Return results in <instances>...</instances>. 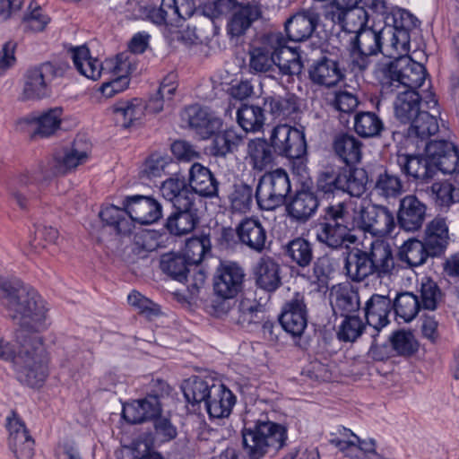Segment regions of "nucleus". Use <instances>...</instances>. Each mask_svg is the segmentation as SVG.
Wrapping results in <instances>:
<instances>
[{"label": "nucleus", "mask_w": 459, "mask_h": 459, "mask_svg": "<svg viewBox=\"0 0 459 459\" xmlns=\"http://www.w3.org/2000/svg\"><path fill=\"white\" fill-rule=\"evenodd\" d=\"M397 162L402 172L422 182L431 179L437 173L435 166L425 153L423 155H400L397 158Z\"/></svg>", "instance_id": "7c9ffc66"}, {"label": "nucleus", "mask_w": 459, "mask_h": 459, "mask_svg": "<svg viewBox=\"0 0 459 459\" xmlns=\"http://www.w3.org/2000/svg\"><path fill=\"white\" fill-rule=\"evenodd\" d=\"M348 215L343 202L325 207L318 219L316 239L333 249L341 247L344 242L354 243L357 238L350 233Z\"/></svg>", "instance_id": "6e6552de"}, {"label": "nucleus", "mask_w": 459, "mask_h": 459, "mask_svg": "<svg viewBox=\"0 0 459 459\" xmlns=\"http://www.w3.org/2000/svg\"><path fill=\"white\" fill-rule=\"evenodd\" d=\"M79 145L80 142L75 140L71 150L63 156L56 157L49 169L40 163L37 169L25 170L16 176L9 192L12 199L22 210H26L30 203L37 198L41 181L55 175L65 174L87 160L88 149L81 150Z\"/></svg>", "instance_id": "f03ea898"}, {"label": "nucleus", "mask_w": 459, "mask_h": 459, "mask_svg": "<svg viewBox=\"0 0 459 459\" xmlns=\"http://www.w3.org/2000/svg\"><path fill=\"white\" fill-rule=\"evenodd\" d=\"M331 296L333 298V307L343 316L355 313L360 307L359 291L349 283L334 286L331 290Z\"/></svg>", "instance_id": "4c0bfd02"}, {"label": "nucleus", "mask_w": 459, "mask_h": 459, "mask_svg": "<svg viewBox=\"0 0 459 459\" xmlns=\"http://www.w3.org/2000/svg\"><path fill=\"white\" fill-rule=\"evenodd\" d=\"M385 29L410 32L420 23L419 20L405 9L393 8L384 18Z\"/></svg>", "instance_id": "13d9d810"}, {"label": "nucleus", "mask_w": 459, "mask_h": 459, "mask_svg": "<svg viewBox=\"0 0 459 459\" xmlns=\"http://www.w3.org/2000/svg\"><path fill=\"white\" fill-rule=\"evenodd\" d=\"M426 211V205L415 195H406L400 201L396 225L405 231H416L425 221Z\"/></svg>", "instance_id": "5701e85b"}, {"label": "nucleus", "mask_w": 459, "mask_h": 459, "mask_svg": "<svg viewBox=\"0 0 459 459\" xmlns=\"http://www.w3.org/2000/svg\"><path fill=\"white\" fill-rule=\"evenodd\" d=\"M211 247L210 237L202 234L200 237L192 238L186 241L184 255L191 266L197 265L205 255L210 253Z\"/></svg>", "instance_id": "bf43d9fd"}, {"label": "nucleus", "mask_w": 459, "mask_h": 459, "mask_svg": "<svg viewBox=\"0 0 459 459\" xmlns=\"http://www.w3.org/2000/svg\"><path fill=\"white\" fill-rule=\"evenodd\" d=\"M364 325L357 316H345L337 333L338 338L343 342H354L363 332Z\"/></svg>", "instance_id": "69168bd1"}, {"label": "nucleus", "mask_w": 459, "mask_h": 459, "mask_svg": "<svg viewBox=\"0 0 459 459\" xmlns=\"http://www.w3.org/2000/svg\"><path fill=\"white\" fill-rule=\"evenodd\" d=\"M290 190V179L283 169L266 172L260 178L256 186L257 204L261 210H275L286 204Z\"/></svg>", "instance_id": "9b49d317"}, {"label": "nucleus", "mask_w": 459, "mask_h": 459, "mask_svg": "<svg viewBox=\"0 0 459 459\" xmlns=\"http://www.w3.org/2000/svg\"><path fill=\"white\" fill-rule=\"evenodd\" d=\"M423 243L431 256H439L445 253L448 242V227L445 219L435 218L426 227Z\"/></svg>", "instance_id": "c756f323"}, {"label": "nucleus", "mask_w": 459, "mask_h": 459, "mask_svg": "<svg viewBox=\"0 0 459 459\" xmlns=\"http://www.w3.org/2000/svg\"><path fill=\"white\" fill-rule=\"evenodd\" d=\"M161 271L179 282L188 281L190 264L183 255L176 253L164 254L160 258Z\"/></svg>", "instance_id": "a18cd8bd"}, {"label": "nucleus", "mask_w": 459, "mask_h": 459, "mask_svg": "<svg viewBox=\"0 0 459 459\" xmlns=\"http://www.w3.org/2000/svg\"><path fill=\"white\" fill-rule=\"evenodd\" d=\"M422 98L416 91H403L398 92L394 104V113L397 119L403 124L411 123L418 116Z\"/></svg>", "instance_id": "58836bf2"}, {"label": "nucleus", "mask_w": 459, "mask_h": 459, "mask_svg": "<svg viewBox=\"0 0 459 459\" xmlns=\"http://www.w3.org/2000/svg\"><path fill=\"white\" fill-rule=\"evenodd\" d=\"M264 108L243 104L237 111V121L245 132H258L264 125Z\"/></svg>", "instance_id": "8fccbe9b"}, {"label": "nucleus", "mask_w": 459, "mask_h": 459, "mask_svg": "<svg viewBox=\"0 0 459 459\" xmlns=\"http://www.w3.org/2000/svg\"><path fill=\"white\" fill-rule=\"evenodd\" d=\"M368 325L379 331L388 323V316L393 310V300L385 295L373 294L363 307Z\"/></svg>", "instance_id": "bb28decb"}, {"label": "nucleus", "mask_w": 459, "mask_h": 459, "mask_svg": "<svg viewBox=\"0 0 459 459\" xmlns=\"http://www.w3.org/2000/svg\"><path fill=\"white\" fill-rule=\"evenodd\" d=\"M160 412L161 403H152L144 397L124 405L122 416L127 422L137 424L155 419Z\"/></svg>", "instance_id": "c9c22d12"}, {"label": "nucleus", "mask_w": 459, "mask_h": 459, "mask_svg": "<svg viewBox=\"0 0 459 459\" xmlns=\"http://www.w3.org/2000/svg\"><path fill=\"white\" fill-rule=\"evenodd\" d=\"M239 243L249 250L262 253L267 248V231L256 217L242 219L235 229Z\"/></svg>", "instance_id": "a211bd4d"}, {"label": "nucleus", "mask_w": 459, "mask_h": 459, "mask_svg": "<svg viewBox=\"0 0 459 459\" xmlns=\"http://www.w3.org/2000/svg\"><path fill=\"white\" fill-rule=\"evenodd\" d=\"M63 108L55 107L43 111L39 115H29L24 118L27 124L35 125L34 135L49 137L59 128L62 121Z\"/></svg>", "instance_id": "f704fd0d"}, {"label": "nucleus", "mask_w": 459, "mask_h": 459, "mask_svg": "<svg viewBox=\"0 0 459 459\" xmlns=\"http://www.w3.org/2000/svg\"><path fill=\"white\" fill-rule=\"evenodd\" d=\"M281 327L292 336H301L307 325V309L304 295L296 292L286 301L279 317Z\"/></svg>", "instance_id": "dca6fc26"}, {"label": "nucleus", "mask_w": 459, "mask_h": 459, "mask_svg": "<svg viewBox=\"0 0 459 459\" xmlns=\"http://www.w3.org/2000/svg\"><path fill=\"white\" fill-rule=\"evenodd\" d=\"M0 300L18 329L39 332L45 328L47 307L40 295L21 281L0 283Z\"/></svg>", "instance_id": "7ed1b4c3"}, {"label": "nucleus", "mask_w": 459, "mask_h": 459, "mask_svg": "<svg viewBox=\"0 0 459 459\" xmlns=\"http://www.w3.org/2000/svg\"><path fill=\"white\" fill-rule=\"evenodd\" d=\"M15 347L9 342L11 355L4 358L12 361L17 379L30 387L40 386L48 375V354L39 332L17 329Z\"/></svg>", "instance_id": "f257e3e1"}, {"label": "nucleus", "mask_w": 459, "mask_h": 459, "mask_svg": "<svg viewBox=\"0 0 459 459\" xmlns=\"http://www.w3.org/2000/svg\"><path fill=\"white\" fill-rule=\"evenodd\" d=\"M383 129V121L374 112L362 111L357 113L354 117V130L361 137L377 136Z\"/></svg>", "instance_id": "5fc2aeb1"}, {"label": "nucleus", "mask_w": 459, "mask_h": 459, "mask_svg": "<svg viewBox=\"0 0 459 459\" xmlns=\"http://www.w3.org/2000/svg\"><path fill=\"white\" fill-rule=\"evenodd\" d=\"M319 22L318 13L306 9L293 14L284 22L287 38L290 41L302 42L311 38Z\"/></svg>", "instance_id": "412c9836"}, {"label": "nucleus", "mask_w": 459, "mask_h": 459, "mask_svg": "<svg viewBox=\"0 0 459 459\" xmlns=\"http://www.w3.org/2000/svg\"><path fill=\"white\" fill-rule=\"evenodd\" d=\"M115 120L123 127H129L144 115V101L134 99L131 101H118L112 106Z\"/></svg>", "instance_id": "79ce46f5"}, {"label": "nucleus", "mask_w": 459, "mask_h": 459, "mask_svg": "<svg viewBox=\"0 0 459 459\" xmlns=\"http://www.w3.org/2000/svg\"><path fill=\"white\" fill-rule=\"evenodd\" d=\"M368 173L364 169L328 163L316 175V192L324 196H334L342 192L360 197L366 192Z\"/></svg>", "instance_id": "423d86ee"}, {"label": "nucleus", "mask_w": 459, "mask_h": 459, "mask_svg": "<svg viewBox=\"0 0 459 459\" xmlns=\"http://www.w3.org/2000/svg\"><path fill=\"white\" fill-rule=\"evenodd\" d=\"M429 256H431L422 240L409 238L399 248L398 257L400 261L407 264L410 267L420 266L426 263Z\"/></svg>", "instance_id": "49530a36"}, {"label": "nucleus", "mask_w": 459, "mask_h": 459, "mask_svg": "<svg viewBox=\"0 0 459 459\" xmlns=\"http://www.w3.org/2000/svg\"><path fill=\"white\" fill-rule=\"evenodd\" d=\"M244 136L235 128H228L214 135L210 148L211 154L215 157H225L238 150L243 143Z\"/></svg>", "instance_id": "c03bdc74"}, {"label": "nucleus", "mask_w": 459, "mask_h": 459, "mask_svg": "<svg viewBox=\"0 0 459 459\" xmlns=\"http://www.w3.org/2000/svg\"><path fill=\"white\" fill-rule=\"evenodd\" d=\"M420 306L424 309L435 310L442 299V292L437 284L427 279L420 286Z\"/></svg>", "instance_id": "0e129e2a"}, {"label": "nucleus", "mask_w": 459, "mask_h": 459, "mask_svg": "<svg viewBox=\"0 0 459 459\" xmlns=\"http://www.w3.org/2000/svg\"><path fill=\"white\" fill-rule=\"evenodd\" d=\"M270 143L276 154L289 159H300L307 152L304 132L287 124L273 127Z\"/></svg>", "instance_id": "f8f14e48"}, {"label": "nucleus", "mask_w": 459, "mask_h": 459, "mask_svg": "<svg viewBox=\"0 0 459 459\" xmlns=\"http://www.w3.org/2000/svg\"><path fill=\"white\" fill-rule=\"evenodd\" d=\"M199 222L198 209L195 204L186 208H177L167 219L166 228L174 235L182 236L190 233Z\"/></svg>", "instance_id": "72a5a7b5"}, {"label": "nucleus", "mask_w": 459, "mask_h": 459, "mask_svg": "<svg viewBox=\"0 0 459 459\" xmlns=\"http://www.w3.org/2000/svg\"><path fill=\"white\" fill-rule=\"evenodd\" d=\"M344 269L347 276L355 282H361L375 274L368 252L357 247L348 252Z\"/></svg>", "instance_id": "2f4dec72"}, {"label": "nucleus", "mask_w": 459, "mask_h": 459, "mask_svg": "<svg viewBox=\"0 0 459 459\" xmlns=\"http://www.w3.org/2000/svg\"><path fill=\"white\" fill-rule=\"evenodd\" d=\"M22 22L25 30L40 32L49 22V18L37 3L31 2L23 16Z\"/></svg>", "instance_id": "052dcab7"}, {"label": "nucleus", "mask_w": 459, "mask_h": 459, "mask_svg": "<svg viewBox=\"0 0 459 459\" xmlns=\"http://www.w3.org/2000/svg\"><path fill=\"white\" fill-rule=\"evenodd\" d=\"M68 68L65 63L44 62L28 69L24 74L22 100H39L51 94L54 81L63 77Z\"/></svg>", "instance_id": "1a4fd4ad"}, {"label": "nucleus", "mask_w": 459, "mask_h": 459, "mask_svg": "<svg viewBox=\"0 0 459 459\" xmlns=\"http://www.w3.org/2000/svg\"><path fill=\"white\" fill-rule=\"evenodd\" d=\"M368 255L377 278L390 276L393 273L395 263L389 243L384 240L372 242Z\"/></svg>", "instance_id": "473e14b6"}, {"label": "nucleus", "mask_w": 459, "mask_h": 459, "mask_svg": "<svg viewBox=\"0 0 459 459\" xmlns=\"http://www.w3.org/2000/svg\"><path fill=\"white\" fill-rule=\"evenodd\" d=\"M333 153L346 167L359 163L362 158V143L353 134L341 133L334 136L332 143Z\"/></svg>", "instance_id": "c85d7f7f"}, {"label": "nucleus", "mask_w": 459, "mask_h": 459, "mask_svg": "<svg viewBox=\"0 0 459 459\" xmlns=\"http://www.w3.org/2000/svg\"><path fill=\"white\" fill-rule=\"evenodd\" d=\"M286 255L299 267H307L314 259L313 244L306 238H296L286 245Z\"/></svg>", "instance_id": "3c124183"}, {"label": "nucleus", "mask_w": 459, "mask_h": 459, "mask_svg": "<svg viewBox=\"0 0 459 459\" xmlns=\"http://www.w3.org/2000/svg\"><path fill=\"white\" fill-rule=\"evenodd\" d=\"M100 217L107 225L112 226L118 234L126 235L132 231L133 225L124 206L123 209L115 205L107 206L100 212Z\"/></svg>", "instance_id": "6e6d98bb"}, {"label": "nucleus", "mask_w": 459, "mask_h": 459, "mask_svg": "<svg viewBox=\"0 0 459 459\" xmlns=\"http://www.w3.org/2000/svg\"><path fill=\"white\" fill-rule=\"evenodd\" d=\"M358 224L361 230L373 236L385 237L392 234L396 227V221L388 207L371 204L359 209Z\"/></svg>", "instance_id": "ddd939ff"}, {"label": "nucleus", "mask_w": 459, "mask_h": 459, "mask_svg": "<svg viewBox=\"0 0 459 459\" xmlns=\"http://www.w3.org/2000/svg\"><path fill=\"white\" fill-rule=\"evenodd\" d=\"M410 124L408 137L420 142H426L439 129L437 117L426 111L419 113Z\"/></svg>", "instance_id": "37998d69"}, {"label": "nucleus", "mask_w": 459, "mask_h": 459, "mask_svg": "<svg viewBox=\"0 0 459 459\" xmlns=\"http://www.w3.org/2000/svg\"><path fill=\"white\" fill-rule=\"evenodd\" d=\"M213 385L216 384L212 380L207 381L200 377H194L185 381L182 388L186 402L193 405L202 402L205 404Z\"/></svg>", "instance_id": "09e8293b"}, {"label": "nucleus", "mask_w": 459, "mask_h": 459, "mask_svg": "<svg viewBox=\"0 0 459 459\" xmlns=\"http://www.w3.org/2000/svg\"><path fill=\"white\" fill-rule=\"evenodd\" d=\"M245 276L244 269L238 264L221 263L213 277L215 294L224 299L235 298L242 290Z\"/></svg>", "instance_id": "4468645a"}, {"label": "nucleus", "mask_w": 459, "mask_h": 459, "mask_svg": "<svg viewBox=\"0 0 459 459\" xmlns=\"http://www.w3.org/2000/svg\"><path fill=\"white\" fill-rule=\"evenodd\" d=\"M343 77L338 61L327 56L314 60L308 67L309 80L318 86H335Z\"/></svg>", "instance_id": "b1692460"}, {"label": "nucleus", "mask_w": 459, "mask_h": 459, "mask_svg": "<svg viewBox=\"0 0 459 459\" xmlns=\"http://www.w3.org/2000/svg\"><path fill=\"white\" fill-rule=\"evenodd\" d=\"M393 349L401 356H411L417 351V342L411 332L397 331L390 337Z\"/></svg>", "instance_id": "e2e57ef3"}, {"label": "nucleus", "mask_w": 459, "mask_h": 459, "mask_svg": "<svg viewBox=\"0 0 459 459\" xmlns=\"http://www.w3.org/2000/svg\"><path fill=\"white\" fill-rule=\"evenodd\" d=\"M252 293H247L239 301L238 312L239 321L247 324L260 323L265 313V303L262 302V298L256 299L252 298Z\"/></svg>", "instance_id": "603ef678"}, {"label": "nucleus", "mask_w": 459, "mask_h": 459, "mask_svg": "<svg viewBox=\"0 0 459 459\" xmlns=\"http://www.w3.org/2000/svg\"><path fill=\"white\" fill-rule=\"evenodd\" d=\"M255 284L267 292L275 291L281 285V266L271 256L259 258L254 267Z\"/></svg>", "instance_id": "a878e982"}, {"label": "nucleus", "mask_w": 459, "mask_h": 459, "mask_svg": "<svg viewBox=\"0 0 459 459\" xmlns=\"http://www.w3.org/2000/svg\"><path fill=\"white\" fill-rule=\"evenodd\" d=\"M236 403V396L223 384L213 385L212 393L208 396L205 409L210 418H228Z\"/></svg>", "instance_id": "cd10ccee"}, {"label": "nucleus", "mask_w": 459, "mask_h": 459, "mask_svg": "<svg viewBox=\"0 0 459 459\" xmlns=\"http://www.w3.org/2000/svg\"><path fill=\"white\" fill-rule=\"evenodd\" d=\"M187 182L195 196L205 199L219 198V180L209 168L201 163L195 162L190 166Z\"/></svg>", "instance_id": "aec40b11"}, {"label": "nucleus", "mask_w": 459, "mask_h": 459, "mask_svg": "<svg viewBox=\"0 0 459 459\" xmlns=\"http://www.w3.org/2000/svg\"><path fill=\"white\" fill-rule=\"evenodd\" d=\"M181 117L182 120L203 139L214 134L222 126L221 118L199 105H191L186 108Z\"/></svg>", "instance_id": "6ab92c4d"}, {"label": "nucleus", "mask_w": 459, "mask_h": 459, "mask_svg": "<svg viewBox=\"0 0 459 459\" xmlns=\"http://www.w3.org/2000/svg\"><path fill=\"white\" fill-rule=\"evenodd\" d=\"M325 20L339 25L342 30L349 33H358L366 27L368 20V13L362 7L351 9H338L332 13L323 14Z\"/></svg>", "instance_id": "393cba45"}, {"label": "nucleus", "mask_w": 459, "mask_h": 459, "mask_svg": "<svg viewBox=\"0 0 459 459\" xmlns=\"http://www.w3.org/2000/svg\"><path fill=\"white\" fill-rule=\"evenodd\" d=\"M420 307L419 298L411 292H402L393 301V309L395 315L404 322H411L414 319Z\"/></svg>", "instance_id": "4d7b16f0"}, {"label": "nucleus", "mask_w": 459, "mask_h": 459, "mask_svg": "<svg viewBox=\"0 0 459 459\" xmlns=\"http://www.w3.org/2000/svg\"><path fill=\"white\" fill-rule=\"evenodd\" d=\"M384 39L385 28L380 30L365 28L356 34L354 46L360 48L364 55L371 54L376 56L382 52Z\"/></svg>", "instance_id": "864d4df0"}, {"label": "nucleus", "mask_w": 459, "mask_h": 459, "mask_svg": "<svg viewBox=\"0 0 459 459\" xmlns=\"http://www.w3.org/2000/svg\"><path fill=\"white\" fill-rule=\"evenodd\" d=\"M285 204L289 217L297 222L304 223L317 211L319 199L316 192L302 188L297 190Z\"/></svg>", "instance_id": "4be33fe9"}, {"label": "nucleus", "mask_w": 459, "mask_h": 459, "mask_svg": "<svg viewBox=\"0 0 459 459\" xmlns=\"http://www.w3.org/2000/svg\"><path fill=\"white\" fill-rule=\"evenodd\" d=\"M287 48V40L281 32L266 33L262 38V45L249 51L248 67L251 74H267L268 77L279 80L275 75V65L279 56Z\"/></svg>", "instance_id": "9d476101"}, {"label": "nucleus", "mask_w": 459, "mask_h": 459, "mask_svg": "<svg viewBox=\"0 0 459 459\" xmlns=\"http://www.w3.org/2000/svg\"><path fill=\"white\" fill-rule=\"evenodd\" d=\"M203 13L212 20L230 16L227 31L231 37L237 38L245 35L252 24L262 17L259 4L237 0H215L207 3Z\"/></svg>", "instance_id": "0eeeda50"}, {"label": "nucleus", "mask_w": 459, "mask_h": 459, "mask_svg": "<svg viewBox=\"0 0 459 459\" xmlns=\"http://www.w3.org/2000/svg\"><path fill=\"white\" fill-rule=\"evenodd\" d=\"M264 107L276 118H288L299 110V102L295 94L287 92L264 98Z\"/></svg>", "instance_id": "ea45409f"}, {"label": "nucleus", "mask_w": 459, "mask_h": 459, "mask_svg": "<svg viewBox=\"0 0 459 459\" xmlns=\"http://www.w3.org/2000/svg\"><path fill=\"white\" fill-rule=\"evenodd\" d=\"M230 201L232 209L237 212H245L250 210L253 203L252 187L244 183L235 185Z\"/></svg>", "instance_id": "680f3d73"}, {"label": "nucleus", "mask_w": 459, "mask_h": 459, "mask_svg": "<svg viewBox=\"0 0 459 459\" xmlns=\"http://www.w3.org/2000/svg\"><path fill=\"white\" fill-rule=\"evenodd\" d=\"M273 147L266 140L257 138L247 144V154L253 169L258 171L265 169L273 161Z\"/></svg>", "instance_id": "de8ad7c7"}, {"label": "nucleus", "mask_w": 459, "mask_h": 459, "mask_svg": "<svg viewBox=\"0 0 459 459\" xmlns=\"http://www.w3.org/2000/svg\"><path fill=\"white\" fill-rule=\"evenodd\" d=\"M241 433L244 451L250 459H261L266 454L276 453L287 440L283 425L263 419H244Z\"/></svg>", "instance_id": "20e7f679"}, {"label": "nucleus", "mask_w": 459, "mask_h": 459, "mask_svg": "<svg viewBox=\"0 0 459 459\" xmlns=\"http://www.w3.org/2000/svg\"><path fill=\"white\" fill-rule=\"evenodd\" d=\"M425 67L408 56L395 57L387 63L379 64L375 71L382 94H392L400 88L415 91L423 85L426 79Z\"/></svg>", "instance_id": "39448f33"}, {"label": "nucleus", "mask_w": 459, "mask_h": 459, "mask_svg": "<svg viewBox=\"0 0 459 459\" xmlns=\"http://www.w3.org/2000/svg\"><path fill=\"white\" fill-rule=\"evenodd\" d=\"M131 223L137 222L149 225L161 218L162 209L160 204L152 196L127 195L122 202Z\"/></svg>", "instance_id": "2eb2a0df"}, {"label": "nucleus", "mask_w": 459, "mask_h": 459, "mask_svg": "<svg viewBox=\"0 0 459 459\" xmlns=\"http://www.w3.org/2000/svg\"><path fill=\"white\" fill-rule=\"evenodd\" d=\"M72 59L76 70L82 75L93 81L100 77L102 64L98 58L90 56V50L85 46L73 48Z\"/></svg>", "instance_id": "a19ab883"}, {"label": "nucleus", "mask_w": 459, "mask_h": 459, "mask_svg": "<svg viewBox=\"0 0 459 459\" xmlns=\"http://www.w3.org/2000/svg\"><path fill=\"white\" fill-rule=\"evenodd\" d=\"M424 153L437 171L453 174L459 170V151L451 142L439 140L426 143Z\"/></svg>", "instance_id": "f3484780"}, {"label": "nucleus", "mask_w": 459, "mask_h": 459, "mask_svg": "<svg viewBox=\"0 0 459 459\" xmlns=\"http://www.w3.org/2000/svg\"><path fill=\"white\" fill-rule=\"evenodd\" d=\"M373 191L379 197L389 201L398 198L404 192V184L399 175L384 169L377 175Z\"/></svg>", "instance_id": "e433bc0d"}, {"label": "nucleus", "mask_w": 459, "mask_h": 459, "mask_svg": "<svg viewBox=\"0 0 459 459\" xmlns=\"http://www.w3.org/2000/svg\"><path fill=\"white\" fill-rule=\"evenodd\" d=\"M7 429L9 431V446H17L26 437L30 436L24 423L13 411L11 416L7 417Z\"/></svg>", "instance_id": "774afa93"}, {"label": "nucleus", "mask_w": 459, "mask_h": 459, "mask_svg": "<svg viewBox=\"0 0 459 459\" xmlns=\"http://www.w3.org/2000/svg\"><path fill=\"white\" fill-rule=\"evenodd\" d=\"M127 300L131 306L138 308L140 313L143 314L149 319L157 316L160 313L159 305L145 298L136 290H133L128 295Z\"/></svg>", "instance_id": "338daca9"}]
</instances>
